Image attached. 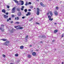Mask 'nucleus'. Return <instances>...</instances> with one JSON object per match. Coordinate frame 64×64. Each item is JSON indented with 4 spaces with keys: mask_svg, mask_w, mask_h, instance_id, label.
<instances>
[{
    "mask_svg": "<svg viewBox=\"0 0 64 64\" xmlns=\"http://www.w3.org/2000/svg\"><path fill=\"white\" fill-rule=\"evenodd\" d=\"M10 64H13V63H10Z\"/></svg>",
    "mask_w": 64,
    "mask_h": 64,
    "instance_id": "bf43d9fd",
    "label": "nucleus"
},
{
    "mask_svg": "<svg viewBox=\"0 0 64 64\" xmlns=\"http://www.w3.org/2000/svg\"><path fill=\"white\" fill-rule=\"evenodd\" d=\"M52 20H53V18H52V19L51 18H49V20H50V21H52Z\"/></svg>",
    "mask_w": 64,
    "mask_h": 64,
    "instance_id": "412c9836",
    "label": "nucleus"
},
{
    "mask_svg": "<svg viewBox=\"0 0 64 64\" xmlns=\"http://www.w3.org/2000/svg\"><path fill=\"white\" fill-rule=\"evenodd\" d=\"M62 64H64V62H62Z\"/></svg>",
    "mask_w": 64,
    "mask_h": 64,
    "instance_id": "5fc2aeb1",
    "label": "nucleus"
},
{
    "mask_svg": "<svg viewBox=\"0 0 64 64\" xmlns=\"http://www.w3.org/2000/svg\"><path fill=\"white\" fill-rule=\"evenodd\" d=\"M21 10H23V8H21Z\"/></svg>",
    "mask_w": 64,
    "mask_h": 64,
    "instance_id": "79ce46f5",
    "label": "nucleus"
},
{
    "mask_svg": "<svg viewBox=\"0 0 64 64\" xmlns=\"http://www.w3.org/2000/svg\"><path fill=\"white\" fill-rule=\"evenodd\" d=\"M28 36H26L25 39H27L28 38Z\"/></svg>",
    "mask_w": 64,
    "mask_h": 64,
    "instance_id": "c85d7f7f",
    "label": "nucleus"
},
{
    "mask_svg": "<svg viewBox=\"0 0 64 64\" xmlns=\"http://www.w3.org/2000/svg\"><path fill=\"white\" fill-rule=\"evenodd\" d=\"M9 20H11V18H9Z\"/></svg>",
    "mask_w": 64,
    "mask_h": 64,
    "instance_id": "49530a36",
    "label": "nucleus"
},
{
    "mask_svg": "<svg viewBox=\"0 0 64 64\" xmlns=\"http://www.w3.org/2000/svg\"><path fill=\"white\" fill-rule=\"evenodd\" d=\"M15 56L16 57H17L18 56V54H15Z\"/></svg>",
    "mask_w": 64,
    "mask_h": 64,
    "instance_id": "b1692460",
    "label": "nucleus"
},
{
    "mask_svg": "<svg viewBox=\"0 0 64 64\" xmlns=\"http://www.w3.org/2000/svg\"><path fill=\"white\" fill-rule=\"evenodd\" d=\"M6 15H8V12H6Z\"/></svg>",
    "mask_w": 64,
    "mask_h": 64,
    "instance_id": "58836bf2",
    "label": "nucleus"
},
{
    "mask_svg": "<svg viewBox=\"0 0 64 64\" xmlns=\"http://www.w3.org/2000/svg\"><path fill=\"white\" fill-rule=\"evenodd\" d=\"M16 29H17V30H18V29H19V28H16Z\"/></svg>",
    "mask_w": 64,
    "mask_h": 64,
    "instance_id": "13d9d810",
    "label": "nucleus"
},
{
    "mask_svg": "<svg viewBox=\"0 0 64 64\" xmlns=\"http://www.w3.org/2000/svg\"><path fill=\"white\" fill-rule=\"evenodd\" d=\"M37 1H39V0H37Z\"/></svg>",
    "mask_w": 64,
    "mask_h": 64,
    "instance_id": "0e129e2a",
    "label": "nucleus"
},
{
    "mask_svg": "<svg viewBox=\"0 0 64 64\" xmlns=\"http://www.w3.org/2000/svg\"><path fill=\"white\" fill-rule=\"evenodd\" d=\"M7 44L6 43V42L3 43V45H5L6 46Z\"/></svg>",
    "mask_w": 64,
    "mask_h": 64,
    "instance_id": "ddd939ff",
    "label": "nucleus"
},
{
    "mask_svg": "<svg viewBox=\"0 0 64 64\" xmlns=\"http://www.w3.org/2000/svg\"><path fill=\"white\" fill-rule=\"evenodd\" d=\"M26 4H28V5H29V4L28 3V2H26Z\"/></svg>",
    "mask_w": 64,
    "mask_h": 64,
    "instance_id": "e433bc0d",
    "label": "nucleus"
},
{
    "mask_svg": "<svg viewBox=\"0 0 64 64\" xmlns=\"http://www.w3.org/2000/svg\"><path fill=\"white\" fill-rule=\"evenodd\" d=\"M25 18V16H23L22 17V19H24Z\"/></svg>",
    "mask_w": 64,
    "mask_h": 64,
    "instance_id": "72a5a7b5",
    "label": "nucleus"
},
{
    "mask_svg": "<svg viewBox=\"0 0 64 64\" xmlns=\"http://www.w3.org/2000/svg\"><path fill=\"white\" fill-rule=\"evenodd\" d=\"M2 40H3V41H6L7 40H6V39H2Z\"/></svg>",
    "mask_w": 64,
    "mask_h": 64,
    "instance_id": "f3484780",
    "label": "nucleus"
},
{
    "mask_svg": "<svg viewBox=\"0 0 64 64\" xmlns=\"http://www.w3.org/2000/svg\"><path fill=\"white\" fill-rule=\"evenodd\" d=\"M28 15H30L31 14L30 13V12H28Z\"/></svg>",
    "mask_w": 64,
    "mask_h": 64,
    "instance_id": "393cba45",
    "label": "nucleus"
},
{
    "mask_svg": "<svg viewBox=\"0 0 64 64\" xmlns=\"http://www.w3.org/2000/svg\"><path fill=\"white\" fill-rule=\"evenodd\" d=\"M49 12H48L47 14V15H49Z\"/></svg>",
    "mask_w": 64,
    "mask_h": 64,
    "instance_id": "8fccbe9b",
    "label": "nucleus"
},
{
    "mask_svg": "<svg viewBox=\"0 0 64 64\" xmlns=\"http://www.w3.org/2000/svg\"><path fill=\"white\" fill-rule=\"evenodd\" d=\"M22 8H24V6H22Z\"/></svg>",
    "mask_w": 64,
    "mask_h": 64,
    "instance_id": "a19ab883",
    "label": "nucleus"
},
{
    "mask_svg": "<svg viewBox=\"0 0 64 64\" xmlns=\"http://www.w3.org/2000/svg\"><path fill=\"white\" fill-rule=\"evenodd\" d=\"M17 19V17H16L15 18V20H16Z\"/></svg>",
    "mask_w": 64,
    "mask_h": 64,
    "instance_id": "603ef678",
    "label": "nucleus"
},
{
    "mask_svg": "<svg viewBox=\"0 0 64 64\" xmlns=\"http://www.w3.org/2000/svg\"><path fill=\"white\" fill-rule=\"evenodd\" d=\"M20 2H22V4H21V5H23V4H24V1L22 0H20Z\"/></svg>",
    "mask_w": 64,
    "mask_h": 64,
    "instance_id": "39448f33",
    "label": "nucleus"
},
{
    "mask_svg": "<svg viewBox=\"0 0 64 64\" xmlns=\"http://www.w3.org/2000/svg\"><path fill=\"white\" fill-rule=\"evenodd\" d=\"M33 8V7L32 6H30V8Z\"/></svg>",
    "mask_w": 64,
    "mask_h": 64,
    "instance_id": "7c9ffc66",
    "label": "nucleus"
},
{
    "mask_svg": "<svg viewBox=\"0 0 64 64\" xmlns=\"http://www.w3.org/2000/svg\"><path fill=\"white\" fill-rule=\"evenodd\" d=\"M14 15H12V17H14Z\"/></svg>",
    "mask_w": 64,
    "mask_h": 64,
    "instance_id": "09e8293b",
    "label": "nucleus"
},
{
    "mask_svg": "<svg viewBox=\"0 0 64 64\" xmlns=\"http://www.w3.org/2000/svg\"><path fill=\"white\" fill-rule=\"evenodd\" d=\"M27 5H28V4H26L25 5H26V6H27Z\"/></svg>",
    "mask_w": 64,
    "mask_h": 64,
    "instance_id": "6e6d98bb",
    "label": "nucleus"
},
{
    "mask_svg": "<svg viewBox=\"0 0 64 64\" xmlns=\"http://www.w3.org/2000/svg\"><path fill=\"white\" fill-rule=\"evenodd\" d=\"M24 11L25 12H27V9H25L24 10Z\"/></svg>",
    "mask_w": 64,
    "mask_h": 64,
    "instance_id": "4be33fe9",
    "label": "nucleus"
},
{
    "mask_svg": "<svg viewBox=\"0 0 64 64\" xmlns=\"http://www.w3.org/2000/svg\"><path fill=\"white\" fill-rule=\"evenodd\" d=\"M33 20V18H32L29 20V21H32Z\"/></svg>",
    "mask_w": 64,
    "mask_h": 64,
    "instance_id": "2eb2a0df",
    "label": "nucleus"
},
{
    "mask_svg": "<svg viewBox=\"0 0 64 64\" xmlns=\"http://www.w3.org/2000/svg\"><path fill=\"white\" fill-rule=\"evenodd\" d=\"M50 0V1L51 0Z\"/></svg>",
    "mask_w": 64,
    "mask_h": 64,
    "instance_id": "338daca9",
    "label": "nucleus"
},
{
    "mask_svg": "<svg viewBox=\"0 0 64 64\" xmlns=\"http://www.w3.org/2000/svg\"><path fill=\"white\" fill-rule=\"evenodd\" d=\"M32 54L33 55H34V56H35V55L36 54V53L35 52H33L32 53Z\"/></svg>",
    "mask_w": 64,
    "mask_h": 64,
    "instance_id": "1a4fd4ad",
    "label": "nucleus"
},
{
    "mask_svg": "<svg viewBox=\"0 0 64 64\" xmlns=\"http://www.w3.org/2000/svg\"><path fill=\"white\" fill-rule=\"evenodd\" d=\"M15 8H14L12 10V13H14L15 12Z\"/></svg>",
    "mask_w": 64,
    "mask_h": 64,
    "instance_id": "f257e3e1",
    "label": "nucleus"
},
{
    "mask_svg": "<svg viewBox=\"0 0 64 64\" xmlns=\"http://www.w3.org/2000/svg\"><path fill=\"white\" fill-rule=\"evenodd\" d=\"M48 18H51V16H48Z\"/></svg>",
    "mask_w": 64,
    "mask_h": 64,
    "instance_id": "a878e982",
    "label": "nucleus"
},
{
    "mask_svg": "<svg viewBox=\"0 0 64 64\" xmlns=\"http://www.w3.org/2000/svg\"><path fill=\"white\" fill-rule=\"evenodd\" d=\"M7 8H8V9H9V6H7Z\"/></svg>",
    "mask_w": 64,
    "mask_h": 64,
    "instance_id": "2f4dec72",
    "label": "nucleus"
},
{
    "mask_svg": "<svg viewBox=\"0 0 64 64\" xmlns=\"http://www.w3.org/2000/svg\"><path fill=\"white\" fill-rule=\"evenodd\" d=\"M2 12H3V13H6V11H5V10L4 9L2 10Z\"/></svg>",
    "mask_w": 64,
    "mask_h": 64,
    "instance_id": "9d476101",
    "label": "nucleus"
},
{
    "mask_svg": "<svg viewBox=\"0 0 64 64\" xmlns=\"http://www.w3.org/2000/svg\"><path fill=\"white\" fill-rule=\"evenodd\" d=\"M40 43H42V41L40 42Z\"/></svg>",
    "mask_w": 64,
    "mask_h": 64,
    "instance_id": "052dcab7",
    "label": "nucleus"
},
{
    "mask_svg": "<svg viewBox=\"0 0 64 64\" xmlns=\"http://www.w3.org/2000/svg\"><path fill=\"white\" fill-rule=\"evenodd\" d=\"M9 21V19H7V21H8H8Z\"/></svg>",
    "mask_w": 64,
    "mask_h": 64,
    "instance_id": "3c124183",
    "label": "nucleus"
},
{
    "mask_svg": "<svg viewBox=\"0 0 64 64\" xmlns=\"http://www.w3.org/2000/svg\"><path fill=\"white\" fill-rule=\"evenodd\" d=\"M18 16H20L21 15V13L20 12H18Z\"/></svg>",
    "mask_w": 64,
    "mask_h": 64,
    "instance_id": "20e7f679",
    "label": "nucleus"
},
{
    "mask_svg": "<svg viewBox=\"0 0 64 64\" xmlns=\"http://www.w3.org/2000/svg\"><path fill=\"white\" fill-rule=\"evenodd\" d=\"M58 32V30H56L54 31V33H57Z\"/></svg>",
    "mask_w": 64,
    "mask_h": 64,
    "instance_id": "4468645a",
    "label": "nucleus"
},
{
    "mask_svg": "<svg viewBox=\"0 0 64 64\" xmlns=\"http://www.w3.org/2000/svg\"><path fill=\"white\" fill-rule=\"evenodd\" d=\"M34 9H35V8H34Z\"/></svg>",
    "mask_w": 64,
    "mask_h": 64,
    "instance_id": "69168bd1",
    "label": "nucleus"
},
{
    "mask_svg": "<svg viewBox=\"0 0 64 64\" xmlns=\"http://www.w3.org/2000/svg\"><path fill=\"white\" fill-rule=\"evenodd\" d=\"M6 42V43L7 44V43H9V41H7Z\"/></svg>",
    "mask_w": 64,
    "mask_h": 64,
    "instance_id": "cd10ccee",
    "label": "nucleus"
},
{
    "mask_svg": "<svg viewBox=\"0 0 64 64\" xmlns=\"http://www.w3.org/2000/svg\"><path fill=\"white\" fill-rule=\"evenodd\" d=\"M56 9H57V10H58V7L56 6Z\"/></svg>",
    "mask_w": 64,
    "mask_h": 64,
    "instance_id": "c756f323",
    "label": "nucleus"
},
{
    "mask_svg": "<svg viewBox=\"0 0 64 64\" xmlns=\"http://www.w3.org/2000/svg\"><path fill=\"white\" fill-rule=\"evenodd\" d=\"M17 11H20V8H17Z\"/></svg>",
    "mask_w": 64,
    "mask_h": 64,
    "instance_id": "dca6fc26",
    "label": "nucleus"
},
{
    "mask_svg": "<svg viewBox=\"0 0 64 64\" xmlns=\"http://www.w3.org/2000/svg\"><path fill=\"white\" fill-rule=\"evenodd\" d=\"M28 58H30L31 57V55H28Z\"/></svg>",
    "mask_w": 64,
    "mask_h": 64,
    "instance_id": "bb28decb",
    "label": "nucleus"
},
{
    "mask_svg": "<svg viewBox=\"0 0 64 64\" xmlns=\"http://www.w3.org/2000/svg\"><path fill=\"white\" fill-rule=\"evenodd\" d=\"M28 11H31V9H28Z\"/></svg>",
    "mask_w": 64,
    "mask_h": 64,
    "instance_id": "4c0bfd02",
    "label": "nucleus"
},
{
    "mask_svg": "<svg viewBox=\"0 0 64 64\" xmlns=\"http://www.w3.org/2000/svg\"><path fill=\"white\" fill-rule=\"evenodd\" d=\"M16 31V30L14 29V28H12L11 30L10 31V32L11 33H13V32H15V31Z\"/></svg>",
    "mask_w": 64,
    "mask_h": 64,
    "instance_id": "7ed1b4c3",
    "label": "nucleus"
},
{
    "mask_svg": "<svg viewBox=\"0 0 64 64\" xmlns=\"http://www.w3.org/2000/svg\"><path fill=\"white\" fill-rule=\"evenodd\" d=\"M40 5H41V6H42V7H44L45 6H44V4H43V3L42 2H40Z\"/></svg>",
    "mask_w": 64,
    "mask_h": 64,
    "instance_id": "0eeeda50",
    "label": "nucleus"
},
{
    "mask_svg": "<svg viewBox=\"0 0 64 64\" xmlns=\"http://www.w3.org/2000/svg\"><path fill=\"white\" fill-rule=\"evenodd\" d=\"M31 46H32L31 45H30L29 46L30 47H31Z\"/></svg>",
    "mask_w": 64,
    "mask_h": 64,
    "instance_id": "4d7b16f0",
    "label": "nucleus"
},
{
    "mask_svg": "<svg viewBox=\"0 0 64 64\" xmlns=\"http://www.w3.org/2000/svg\"><path fill=\"white\" fill-rule=\"evenodd\" d=\"M50 15H51V16H52V15H53V14H52V12L50 11Z\"/></svg>",
    "mask_w": 64,
    "mask_h": 64,
    "instance_id": "9b49d317",
    "label": "nucleus"
},
{
    "mask_svg": "<svg viewBox=\"0 0 64 64\" xmlns=\"http://www.w3.org/2000/svg\"><path fill=\"white\" fill-rule=\"evenodd\" d=\"M14 1L15 2V3H17V4H18V2L16 0H14Z\"/></svg>",
    "mask_w": 64,
    "mask_h": 64,
    "instance_id": "f8f14e48",
    "label": "nucleus"
},
{
    "mask_svg": "<svg viewBox=\"0 0 64 64\" xmlns=\"http://www.w3.org/2000/svg\"><path fill=\"white\" fill-rule=\"evenodd\" d=\"M17 20H19V18L18 17H17Z\"/></svg>",
    "mask_w": 64,
    "mask_h": 64,
    "instance_id": "a18cd8bd",
    "label": "nucleus"
},
{
    "mask_svg": "<svg viewBox=\"0 0 64 64\" xmlns=\"http://www.w3.org/2000/svg\"><path fill=\"white\" fill-rule=\"evenodd\" d=\"M13 21H12L10 22L11 23H13Z\"/></svg>",
    "mask_w": 64,
    "mask_h": 64,
    "instance_id": "c03bdc74",
    "label": "nucleus"
},
{
    "mask_svg": "<svg viewBox=\"0 0 64 64\" xmlns=\"http://www.w3.org/2000/svg\"><path fill=\"white\" fill-rule=\"evenodd\" d=\"M4 18H8V16H6V15H4Z\"/></svg>",
    "mask_w": 64,
    "mask_h": 64,
    "instance_id": "6e6552de",
    "label": "nucleus"
},
{
    "mask_svg": "<svg viewBox=\"0 0 64 64\" xmlns=\"http://www.w3.org/2000/svg\"><path fill=\"white\" fill-rule=\"evenodd\" d=\"M2 56L3 57L5 58L6 57V55H5V54H3L2 55Z\"/></svg>",
    "mask_w": 64,
    "mask_h": 64,
    "instance_id": "5701e85b",
    "label": "nucleus"
},
{
    "mask_svg": "<svg viewBox=\"0 0 64 64\" xmlns=\"http://www.w3.org/2000/svg\"><path fill=\"white\" fill-rule=\"evenodd\" d=\"M8 11H9V10H8Z\"/></svg>",
    "mask_w": 64,
    "mask_h": 64,
    "instance_id": "e2e57ef3",
    "label": "nucleus"
},
{
    "mask_svg": "<svg viewBox=\"0 0 64 64\" xmlns=\"http://www.w3.org/2000/svg\"><path fill=\"white\" fill-rule=\"evenodd\" d=\"M54 24L55 25H56V23H55Z\"/></svg>",
    "mask_w": 64,
    "mask_h": 64,
    "instance_id": "680f3d73",
    "label": "nucleus"
},
{
    "mask_svg": "<svg viewBox=\"0 0 64 64\" xmlns=\"http://www.w3.org/2000/svg\"><path fill=\"white\" fill-rule=\"evenodd\" d=\"M23 27H20L18 28L19 29H23Z\"/></svg>",
    "mask_w": 64,
    "mask_h": 64,
    "instance_id": "6ab92c4d",
    "label": "nucleus"
},
{
    "mask_svg": "<svg viewBox=\"0 0 64 64\" xmlns=\"http://www.w3.org/2000/svg\"><path fill=\"white\" fill-rule=\"evenodd\" d=\"M28 15H28V14H26V16H28Z\"/></svg>",
    "mask_w": 64,
    "mask_h": 64,
    "instance_id": "de8ad7c7",
    "label": "nucleus"
},
{
    "mask_svg": "<svg viewBox=\"0 0 64 64\" xmlns=\"http://www.w3.org/2000/svg\"><path fill=\"white\" fill-rule=\"evenodd\" d=\"M15 24H19V22H17L15 23Z\"/></svg>",
    "mask_w": 64,
    "mask_h": 64,
    "instance_id": "aec40b11",
    "label": "nucleus"
},
{
    "mask_svg": "<svg viewBox=\"0 0 64 64\" xmlns=\"http://www.w3.org/2000/svg\"><path fill=\"white\" fill-rule=\"evenodd\" d=\"M0 30H2V28L0 27Z\"/></svg>",
    "mask_w": 64,
    "mask_h": 64,
    "instance_id": "864d4df0",
    "label": "nucleus"
},
{
    "mask_svg": "<svg viewBox=\"0 0 64 64\" xmlns=\"http://www.w3.org/2000/svg\"><path fill=\"white\" fill-rule=\"evenodd\" d=\"M28 4H31V2H28Z\"/></svg>",
    "mask_w": 64,
    "mask_h": 64,
    "instance_id": "f704fd0d",
    "label": "nucleus"
},
{
    "mask_svg": "<svg viewBox=\"0 0 64 64\" xmlns=\"http://www.w3.org/2000/svg\"><path fill=\"white\" fill-rule=\"evenodd\" d=\"M1 27H4V25L3 24H2L1 25Z\"/></svg>",
    "mask_w": 64,
    "mask_h": 64,
    "instance_id": "473e14b6",
    "label": "nucleus"
},
{
    "mask_svg": "<svg viewBox=\"0 0 64 64\" xmlns=\"http://www.w3.org/2000/svg\"><path fill=\"white\" fill-rule=\"evenodd\" d=\"M17 27H18V26H14V27L16 28H17Z\"/></svg>",
    "mask_w": 64,
    "mask_h": 64,
    "instance_id": "37998d69",
    "label": "nucleus"
},
{
    "mask_svg": "<svg viewBox=\"0 0 64 64\" xmlns=\"http://www.w3.org/2000/svg\"><path fill=\"white\" fill-rule=\"evenodd\" d=\"M24 47L23 46H22L20 47V48L21 49H22Z\"/></svg>",
    "mask_w": 64,
    "mask_h": 64,
    "instance_id": "a211bd4d",
    "label": "nucleus"
},
{
    "mask_svg": "<svg viewBox=\"0 0 64 64\" xmlns=\"http://www.w3.org/2000/svg\"><path fill=\"white\" fill-rule=\"evenodd\" d=\"M63 37H64V35L63 34H62V38Z\"/></svg>",
    "mask_w": 64,
    "mask_h": 64,
    "instance_id": "ea45409f",
    "label": "nucleus"
},
{
    "mask_svg": "<svg viewBox=\"0 0 64 64\" xmlns=\"http://www.w3.org/2000/svg\"><path fill=\"white\" fill-rule=\"evenodd\" d=\"M36 24H38V25H39V24H40L39 23H38V22L36 23Z\"/></svg>",
    "mask_w": 64,
    "mask_h": 64,
    "instance_id": "c9c22d12",
    "label": "nucleus"
},
{
    "mask_svg": "<svg viewBox=\"0 0 64 64\" xmlns=\"http://www.w3.org/2000/svg\"><path fill=\"white\" fill-rule=\"evenodd\" d=\"M54 14L56 16L58 15V12L56 11L54 12Z\"/></svg>",
    "mask_w": 64,
    "mask_h": 64,
    "instance_id": "423d86ee",
    "label": "nucleus"
},
{
    "mask_svg": "<svg viewBox=\"0 0 64 64\" xmlns=\"http://www.w3.org/2000/svg\"><path fill=\"white\" fill-rule=\"evenodd\" d=\"M37 15H39V10L40 9L38 8H37Z\"/></svg>",
    "mask_w": 64,
    "mask_h": 64,
    "instance_id": "f03ea898",
    "label": "nucleus"
}]
</instances>
